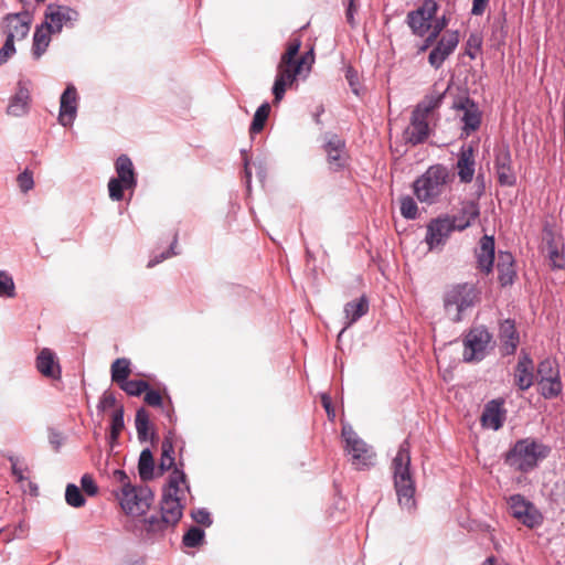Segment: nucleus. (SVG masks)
<instances>
[{
    "label": "nucleus",
    "mask_w": 565,
    "mask_h": 565,
    "mask_svg": "<svg viewBox=\"0 0 565 565\" xmlns=\"http://www.w3.org/2000/svg\"><path fill=\"white\" fill-rule=\"evenodd\" d=\"M192 519L204 526H210L212 524L211 514L205 509H199L192 513Z\"/></svg>",
    "instance_id": "58"
},
{
    "label": "nucleus",
    "mask_w": 565,
    "mask_h": 565,
    "mask_svg": "<svg viewBox=\"0 0 565 565\" xmlns=\"http://www.w3.org/2000/svg\"><path fill=\"white\" fill-rule=\"evenodd\" d=\"M15 53L14 43H11V40H6L3 46L0 49V66Z\"/></svg>",
    "instance_id": "56"
},
{
    "label": "nucleus",
    "mask_w": 565,
    "mask_h": 565,
    "mask_svg": "<svg viewBox=\"0 0 565 565\" xmlns=\"http://www.w3.org/2000/svg\"><path fill=\"white\" fill-rule=\"evenodd\" d=\"M145 530L150 540H158L164 536L166 532L173 530L172 525L167 519L161 516L151 515L143 520Z\"/></svg>",
    "instance_id": "33"
},
{
    "label": "nucleus",
    "mask_w": 565,
    "mask_h": 565,
    "mask_svg": "<svg viewBox=\"0 0 565 565\" xmlns=\"http://www.w3.org/2000/svg\"><path fill=\"white\" fill-rule=\"evenodd\" d=\"M124 409L122 407L117 408L111 417V426H110V439L115 441L118 439L121 430L124 429Z\"/></svg>",
    "instance_id": "47"
},
{
    "label": "nucleus",
    "mask_w": 565,
    "mask_h": 565,
    "mask_svg": "<svg viewBox=\"0 0 565 565\" xmlns=\"http://www.w3.org/2000/svg\"><path fill=\"white\" fill-rule=\"evenodd\" d=\"M460 41L458 31H447L436 43L428 55V63L435 70L441 67L444 62L455 52Z\"/></svg>",
    "instance_id": "13"
},
{
    "label": "nucleus",
    "mask_w": 565,
    "mask_h": 565,
    "mask_svg": "<svg viewBox=\"0 0 565 565\" xmlns=\"http://www.w3.org/2000/svg\"><path fill=\"white\" fill-rule=\"evenodd\" d=\"M119 387L130 396H140L149 388V384L143 380H126Z\"/></svg>",
    "instance_id": "42"
},
{
    "label": "nucleus",
    "mask_w": 565,
    "mask_h": 565,
    "mask_svg": "<svg viewBox=\"0 0 565 565\" xmlns=\"http://www.w3.org/2000/svg\"><path fill=\"white\" fill-rule=\"evenodd\" d=\"M498 268V280L502 287H507L513 284L515 277V270L513 268V258L510 253H501L499 256Z\"/></svg>",
    "instance_id": "34"
},
{
    "label": "nucleus",
    "mask_w": 565,
    "mask_h": 565,
    "mask_svg": "<svg viewBox=\"0 0 565 565\" xmlns=\"http://www.w3.org/2000/svg\"><path fill=\"white\" fill-rule=\"evenodd\" d=\"M456 170L461 183H470L473 180L476 159L472 146H462L460 148Z\"/></svg>",
    "instance_id": "20"
},
{
    "label": "nucleus",
    "mask_w": 565,
    "mask_h": 565,
    "mask_svg": "<svg viewBox=\"0 0 565 565\" xmlns=\"http://www.w3.org/2000/svg\"><path fill=\"white\" fill-rule=\"evenodd\" d=\"M204 531L198 526H192L183 535L182 543L186 547H198L204 541Z\"/></svg>",
    "instance_id": "44"
},
{
    "label": "nucleus",
    "mask_w": 565,
    "mask_h": 565,
    "mask_svg": "<svg viewBox=\"0 0 565 565\" xmlns=\"http://www.w3.org/2000/svg\"><path fill=\"white\" fill-rule=\"evenodd\" d=\"M491 342L492 334L484 326L470 329L463 338V361L467 363L482 361Z\"/></svg>",
    "instance_id": "8"
},
{
    "label": "nucleus",
    "mask_w": 565,
    "mask_h": 565,
    "mask_svg": "<svg viewBox=\"0 0 565 565\" xmlns=\"http://www.w3.org/2000/svg\"><path fill=\"white\" fill-rule=\"evenodd\" d=\"M18 183L22 192H28L34 185L32 173L24 171L19 174Z\"/></svg>",
    "instance_id": "54"
},
{
    "label": "nucleus",
    "mask_w": 565,
    "mask_h": 565,
    "mask_svg": "<svg viewBox=\"0 0 565 565\" xmlns=\"http://www.w3.org/2000/svg\"><path fill=\"white\" fill-rule=\"evenodd\" d=\"M479 205L473 201H466L462 203L460 212L450 216V223L457 231H463L469 227L475 220L479 216Z\"/></svg>",
    "instance_id": "27"
},
{
    "label": "nucleus",
    "mask_w": 565,
    "mask_h": 565,
    "mask_svg": "<svg viewBox=\"0 0 565 565\" xmlns=\"http://www.w3.org/2000/svg\"><path fill=\"white\" fill-rule=\"evenodd\" d=\"M117 498L126 514L138 516L149 510L153 501V493L147 486H132L127 490L117 492Z\"/></svg>",
    "instance_id": "6"
},
{
    "label": "nucleus",
    "mask_w": 565,
    "mask_h": 565,
    "mask_svg": "<svg viewBox=\"0 0 565 565\" xmlns=\"http://www.w3.org/2000/svg\"><path fill=\"white\" fill-rule=\"evenodd\" d=\"M445 94L433 92L426 95L414 108L413 115L428 122L434 118L435 111L441 106Z\"/></svg>",
    "instance_id": "25"
},
{
    "label": "nucleus",
    "mask_w": 565,
    "mask_h": 565,
    "mask_svg": "<svg viewBox=\"0 0 565 565\" xmlns=\"http://www.w3.org/2000/svg\"><path fill=\"white\" fill-rule=\"evenodd\" d=\"M115 168L117 172L116 179L121 180L127 190L134 189L137 184V180L130 158L126 154L119 156L116 160Z\"/></svg>",
    "instance_id": "31"
},
{
    "label": "nucleus",
    "mask_w": 565,
    "mask_h": 565,
    "mask_svg": "<svg viewBox=\"0 0 565 565\" xmlns=\"http://www.w3.org/2000/svg\"><path fill=\"white\" fill-rule=\"evenodd\" d=\"M136 430L140 441H147L150 438V419L146 409L140 408L136 413Z\"/></svg>",
    "instance_id": "39"
},
{
    "label": "nucleus",
    "mask_w": 565,
    "mask_h": 565,
    "mask_svg": "<svg viewBox=\"0 0 565 565\" xmlns=\"http://www.w3.org/2000/svg\"><path fill=\"white\" fill-rule=\"evenodd\" d=\"M439 4L436 0H424L423 3L416 9L412 10L406 15V22L416 36H425L430 28L431 22L436 18Z\"/></svg>",
    "instance_id": "9"
},
{
    "label": "nucleus",
    "mask_w": 565,
    "mask_h": 565,
    "mask_svg": "<svg viewBox=\"0 0 565 565\" xmlns=\"http://www.w3.org/2000/svg\"><path fill=\"white\" fill-rule=\"evenodd\" d=\"M173 455L174 447L172 440L170 438H164L161 444V458L159 462L160 473H163L174 467L175 462Z\"/></svg>",
    "instance_id": "37"
},
{
    "label": "nucleus",
    "mask_w": 565,
    "mask_h": 565,
    "mask_svg": "<svg viewBox=\"0 0 565 565\" xmlns=\"http://www.w3.org/2000/svg\"><path fill=\"white\" fill-rule=\"evenodd\" d=\"M131 373L130 361L126 358H119L111 364V381L120 385L128 380Z\"/></svg>",
    "instance_id": "38"
},
{
    "label": "nucleus",
    "mask_w": 565,
    "mask_h": 565,
    "mask_svg": "<svg viewBox=\"0 0 565 565\" xmlns=\"http://www.w3.org/2000/svg\"><path fill=\"white\" fill-rule=\"evenodd\" d=\"M449 23V19L444 14L440 18H435L431 22V28L429 30L433 33V36H439V34L447 28Z\"/></svg>",
    "instance_id": "53"
},
{
    "label": "nucleus",
    "mask_w": 565,
    "mask_h": 565,
    "mask_svg": "<svg viewBox=\"0 0 565 565\" xmlns=\"http://www.w3.org/2000/svg\"><path fill=\"white\" fill-rule=\"evenodd\" d=\"M15 286L12 277L3 270H0V297L12 298L15 295Z\"/></svg>",
    "instance_id": "48"
},
{
    "label": "nucleus",
    "mask_w": 565,
    "mask_h": 565,
    "mask_svg": "<svg viewBox=\"0 0 565 565\" xmlns=\"http://www.w3.org/2000/svg\"><path fill=\"white\" fill-rule=\"evenodd\" d=\"M369 300L365 296H361L358 299L349 301L344 306V316H345V326L341 330L340 334L344 332V330L355 323L360 318L365 316L369 311Z\"/></svg>",
    "instance_id": "30"
},
{
    "label": "nucleus",
    "mask_w": 565,
    "mask_h": 565,
    "mask_svg": "<svg viewBox=\"0 0 565 565\" xmlns=\"http://www.w3.org/2000/svg\"><path fill=\"white\" fill-rule=\"evenodd\" d=\"M78 18L79 13L73 8L50 3L46 6L43 22L53 33L57 34L62 32L64 26L73 28Z\"/></svg>",
    "instance_id": "10"
},
{
    "label": "nucleus",
    "mask_w": 565,
    "mask_h": 565,
    "mask_svg": "<svg viewBox=\"0 0 565 565\" xmlns=\"http://www.w3.org/2000/svg\"><path fill=\"white\" fill-rule=\"evenodd\" d=\"M456 108L462 111V131L466 136H469L471 132L480 128L482 115L478 105L473 100L465 98L456 105Z\"/></svg>",
    "instance_id": "18"
},
{
    "label": "nucleus",
    "mask_w": 565,
    "mask_h": 565,
    "mask_svg": "<svg viewBox=\"0 0 565 565\" xmlns=\"http://www.w3.org/2000/svg\"><path fill=\"white\" fill-rule=\"evenodd\" d=\"M269 111L270 105L268 103H264L257 108L249 128L252 135L258 134L264 129Z\"/></svg>",
    "instance_id": "40"
},
{
    "label": "nucleus",
    "mask_w": 565,
    "mask_h": 565,
    "mask_svg": "<svg viewBox=\"0 0 565 565\" xmlns=\"http://www.w3.org/2000/svg\"><path fill=\"white\" fill-rule=\"evenodd\" d=\"M36 369L45 377L58 379L61 376V367L56 361V356L51 349L44 348L36 356Z\"/></svg>",
    "instance_id": "28"
},
{
    "label": "nucleus",
    "mask_w": 565,
    "mask_h": 565,
    "mask_svg": "<svg viewBox=\"0 0 565 565\" xmlns=\"http://www.w3.org/2000/svg\"><path fill=\"white\" fill-rule=\"evenodd\" d=\"M505 419L507 409L504 408V399H491L484 405L480 418L482 427L499 430L503 426Z\"/></svg>",
    "instance_id": "15"
},
{
    "label": "nucleus",
    "mask_w": 565,
    "mask_h": 565,
    "mask_svg": "<svg viewBox=\"0 0 565 565\" xmlns=\"http://www.w3.org/2000/svg\"><path fill=\"white\" fill-rule=\"evenodd\" d=\"M399 210L403 217L415 220L418 215V206L415 200L409 195L399 199Z\"/></svg>",
    "instance_id": "43"
},
{
    "label": "nucleus",
    "mask_w": 565,
    "mask_h": 565,
    "mask_svg": "<svg viewBox=\"0 0 565 565\" xmlns=\"http://www.w3.org/2000/svg\"><path fill=\"white\" fill-rule=\"evenodd\" d=\"M477 267L486 275L490 274L494 263V238L484 235L480 238L478 247L475 250Z\"/></svg>",
    "instance_id": "21"
},
{
    "label": "nucleus",
    "mask_w": 565,
    "mask_h": 565,
    "mask_svg": "<svg viewBox=\"0 0 565 565\" xmlns=\"http://www.w3.org/2000/svg\"><path fill=\"white\" fill-rule=\"evenodd\" d=\"M65 500L73 508H81L85 504V498L79 488L73 483L67 484L65 490Z\"/></svg>",
    "instance_id": "45"
},
{
    "label": "nucleus",
    "mask_w": 565,
    "mask_h": 565,
    "mask_svg": "<svg viewBox=\"0 0 565 565\" xmlns=\"http://www.w3.org/2000/svg\"><path fill=\"white\" fill-rule=\"evenodd\" d=\"M315 63L313 49L302 54L297 62L280 60L277 66V75L273 86L274 102L278 103L284 98L287 87L291 86L298 76H305L311 71Z\"/></svg>",
    "instance_id": "4"
},
{
    "label": "nucleus",
    "mask_w": 565,
    "mask_h": 565,
    "mask_svg": "<svg viewBox=\"0 0 565 565\" xmlns=\"http://www.w3.org/2000/svg\"><path fill=\"white\" fill-rule=\"evenodd\" d=\"M342 437L345 441L344 449L351 456V463L355 469L362 470L373 466L375 454L351 427L342 428Z\"/></svg>",
    "instance_id": "7"
},
{
    "label": "nucleus",
    "mask_w": 565,
    "mask_h": 565,
    "mask_svg": "<svg viewBox=\"0 0 565 565\" xmlns=\"http://www.w3.org/2000/svg\"><path fill=\"white\" fill-rule=\"evenodd\" d=\"M490 0H472L471 14L482 15L489 4Z\"/></svg>",
    "instance_id": "61"
},
{
    "label": "nucleus",
    "mask_w": 565,
    "mask_h": 565,
    "mask_svg": "<svg viewBox=\"0 0 565 565\" xmlns=\"http://www.w3.org/2000/svg\"><path fill=\"white\" fill-rule=\"evenodd\" d=\"M154 461L150 449H143L139 457L138 471L141 480L149 481L153 478Z\"/></svg>",
    "instance_id": "35"
},
{
    "label": "nucleus",
    "mask_w": 565,
    "mask_h": 565,
    "mask_svg": "<svg viewBox=\"0 0 565 565\" xmlns=\"http://www.w3.org/2000/svg\"><path fill=\"white\" fill-rule=\"evenodd\" d=\"M449 172L443 164L429 167L413 183V191L418 201L428 205L435 204L447 189Z\"/></svg>",
    "instance_id": "3"
},
{
    "label": "nucleus",
    "mask_w": 565,
    "mask_h": 565,
    "mask_svg": "<svg viewBox=\"0 0 565 565\" xmlns=\"http://www.w3.org/2000/svg\"><path fill=\"white\" fill-rule=\"evenodd\" d=\"M11 466H12V473L19 479L22 480L24 478L23 470L18 467L17 460L13 458H10Z\"/></svg>",
    "instance_id": "64"
},
{
    "label": "nucleus",
    "mask_w": 565,
    "mask_h": 565,
    "mask_svg": "<svg viewBox=\"0 0 565 565\" xmlns=\"http://www.w3.org/2000/svg\"><path fill=\"white\" fill-rule=\"evenodd\" d=\"M411 446L405 439L393 459L394 486L401 507L411 510L415 507V482L411 473Z\"/></svg>",
    "instance_id": "1"
},
{
    "label": "nucleus",
    "mask_w": 565,
    "mask_h": 565,
    "mask_svg": "<svg viewBox=\"0 0 565 565\" xmlns=\"http://www.w3.org/2000/svg\"><path fill=\"white\" fill-rule=\"evenodd\" d=\"M52 34H54L53 31L45 26L44 22L35 28L32 44V55L35 60H39L45 53L51 43Z\"/></svg>",
    "instance_id": "32"
},
{
    "label": "nucleus",
    "mask_w": 565,
    "mask_h": 565,
    "mask_svg": "<svg viewBox=\"0 0 565 565\" xmlns=\"http://www.w3.org/2000/svg\"><path fill=\"white\" fill-rule=\"evenodd\" d=\"M301 46V41L298 38L291 39L288 42L286 52L281 55L280 60L287 61V62H297L298 58L297 55L299 53Z\"/></svg>",
    "instance_id": "49"
},
{
    "label": "nucleus",
    "mask_w": 565,
    "mask_h": 565,
    "mask_svg": "<svg viewBox=\"0 0 565 565\" xmlns=\"http://www.w3.org/2000/svg\"><path fill=\"white\" fill-rule=\"evenodd\" d=\"M551 448L540 440L527 437L518 440L507 452L504 461L521 472H530L548 457Z\"/></svg>",
    "instance_id": "2"
},
{
    "label": "nucleus",
    "mask_w": 565,
    "mask_h": 565,
    "mask_svg": "<svg viewBox=\"0 0 565 565\" xmlns=\"http://www.w3.org/2000/svg\"><path fill=\"white\" fill-rule=\"evenodd\" d=\"M160 510L161 515L175 526L183 515V505L179 494L163 493Z\"/></svg>",
    "instance_id": "26"
},
{
    "label": "nucleus",
    "mask_w": 565,
    "mask_h": 565,
    "mask_svg": "<svg viewBox=\"0 0 565 565\" xmlns=\"http://www.w3.org/2000/svg\"><path fill=\"white\" fill-rule=\"evenodd\" d=\"M7 22V39L14 43V40H23L28 36L32 23V15L28 11L20 13L8 14Z\"/></svg>",
    "instance_id": "17"
},
{
    "label": "nucleus",
    "mask_w": 565,
    "mask_h": 565,
    "mask_svg": "<svg viewBox=\"0 0 565 565\" xmlns=\"http://www.w3.org/2000/svg\"><path fill=\"white\" fill-rule=\"evenodd\" d=\"M537 375L540 376V380H544V377L552 379L559 376L556 362L548 358L541 361L537 366Z\"/></svg>",
    "instance_id": "46"
},
{
    "label": "nucleus",
    "mask_w": 565,
    "mask_h": 565,
    "mask_svg": "<svg viewBox=\"0 0 565 565\" xmlns=\"http://www.w3.org/2000/svg\"><path fill=\"white\" fill-rule=\"evenodd\" d=\"M329 168L332 171H340L348 166L349 156L345 149V141L338 135H329L326 137L323 145Z\"/></svg>",
    "instance_id": "14"
},
{
    "label": "nucleus",
    "mask_w": 565,
    "mask_h": 565,
    "mask_svg": "<svg viewBox=\"0 0 565 565\" xmlns=\"http://www.w3.org/2000/svg\"><path fill=\"white\" fill-rule=\"evenodd\" d=\"M548 259L553 268L562 269L565 267L564 254L552 243L548 244Z\"/></svg>",
    "instance_id": "50"
},
{
    "label": "nucleus",
    "mask_w": 565,
    "mask_h": 565,
    "mask_svg": "<svg viewBox=\"0 0 565 565\" xmlns=\"http://www.w3.org/2000/svg\"><path fill=\"white\" fill-rule=\"evenodd\" d=\"M478 299V291L473 285L458 284L445 292L444 308L446 315L452 322H460L462 313L475 306Z\"/></svg>",
    "instance_id": "5"
},
{
    "label": "nucleus",
    "mask_w": 565,
    "mask_h": 565,
    "mask_svg": "<svg viewBox=\"0 0 565 565\" xmlns=\"http://www.w3.org/2000/svg\"><path fill=\"white\" fill-rule=\"evenodd\" d=\"M508 504L513 518L527 527H535L542 523V514L521 494H513L508 499Z\"/></svg>",
    "instance_id": "11"
},
{
    "label": "nucleus",
    "mask_w": 565,
    "mask_h": 565,
    "mask_svg": "<svg viewBox=\"0 0 565 565\" xmlns=\"http://www.w3.org/2000/svg\"><path fill=\"white\" fill-rule=\"evenodd\" d=\"M540 393L544 398L551 399L557 397L563 390L559 376L539 380Z\"/></svg>",
    "instance_id": "36"
},
{
    "label": "nucleus",
    "mask_w": 565,
    "mask_h": 565,
    "mask_svg": "<svg viewBox=\"0 0 565 565\" xmlns=\"http://www.w3.org/2000/svg\"><path fill=\"white\" fill-rule=\"evenodd\" d=\"M125 189L126 186L124 185V182L119 179L111 178L108 182L109 198L113 201L122 200Z\"/></svg>",
    "instance_id": "51"
},
{
    "label": "nucleus",
    "mask_w": 565,
    "mask_h": 565,
    "mask_svg": "<svg viewBox=\"0 0 565 565\" xmlns=\"http://www.w3.org/2000/svg\"><path fill=\"white\" fill-rule=\"evenodd\" d=\"M185 483V475L178 467L174 468L172 473L170 475L169 482L167 488H164L163 493L170 494H179L181 492V484Z\"/></svg>",
    "instance_id": "41"
},
{
    "label": "nucleus",
    "mask_w": 565,
    "mask_h": 565,
    "mask_svg": "<svg viewBox=\"0 0 565 565\" xmlns=\"http://www.w3.org/2000/svg\"><path fill=\"white\" fill-rule=\"evenodd\" d=\"M113 478L116 482H118L120 484V490H127L130 487H132V484L130 482V478L124 470H120V469L115 470L113 473Z\"/></svg>",
    "instance_id": "59"
},
{
    "label": "nucleus",
    "mask_w": 565,
    "mask_h": 565,
    "mask_svg": "<svg viewBox=\"0 0 565 565\" xmlns=\"http://www.w3.org/2000/svg\"><path fill=\"white\" fill-rule=\"evenodd\" d=\"M429 135V124L412 114L409 126L404 131L406 142L416 146L423 143Z\"/></svg>",
    "instance_id": "29"
},
{
    "label": "nucleus",
    "mask_w": 565,
    "mask_h": 565,
    "mask_svg": "<svg viewBox=\"0 0 565 565\" xmlns=\"http://www.w3.org/2000/svg\"><path fill=\"white\" fill-rule=\"evenodd\" d=\"M455 231L450 223V216L433 218L427 224L425 242L430 250L444 246L450 234Z\"/></svg>",
    "instance_id": "12"
},
{
    "label": "nucleus",
    "mask_w": 565,
    "mask_h": 565,
    "mask_svg": "<svg viewBox=\"0 0 565 565\" xmlns=\"http://www.w3.org/2000/svg\"><path fill=\"white\" fill-rule=\"evenodd\" d=\"M498 338L500 340V351L502 355H513L520 343V334L515 322L512 319H505L499 324Z\"/></svg>",
    "instance_id": "16"
},
{
    "label": "nucleus",
    "mask_w": 565,
    "mask_h": 565,
    "mask_svg": "<svg viewBox=\"0 0 565 565\" xmlns=\"http://www.w3.org/2000/svg\"><path fill=\"white\" fill-rule=\"evenodd\" d=\"M77 111V92L73 85H68L63 92L60 100L58 121L62 126H71Z\"/></svg>",
    "instance_id": "19"
},
{
    "label": "nucleus",
    "mask_w": 565,
    "mask_h": 565,
    "mask_svg": "<svg viewBox=\"0 0 565 565\" xmlns=\"http://www.w3.org/2000/svg\"><path fill=\"white\" fill-rule=\"evenodd\" d=\"M177 242H178V237H177V234L174 235L173 237V242L171 243V246L170 248L162 253L159 257L156 256L153 258H151L149 262H148V267L151 268L153 266H156L157 264L161 263L162 260L173 256V255H177V253L174 252V247L177 245Z\"/></svg>",
    "instance_id": "52"
},
{
    "label": "nucleus",
    "mask_w": 565,
    "mask_h": 565,
    "mask_svg": "<svg viewBox=\"0 0 565 565\" xmlns=\"http://www.w3.org/2000/svg\"><path fill=\"white\" fill-rule=\"evenodd\" d=\"M426 39L424 40L423 44L418 49V53L425 52L428 47H430L435 42L437 43V36H433V33L428 32L426 34Z\"/></svg>",
    "instance_id": "63"
},
{
    "label": "nucleus",
    "mask_w": 565,
    "mask_h": 565,
    "mask_svg": "<svg viewBox=\"0 0 565 565\" xmlns=\"http://www.w3.org/2000/svg\"><path fill=\"white\" fill-rule=\"evenodd\" d=\"M30 81L20 79L15 94L10 99L8 114L12 116H23L29 110L30 103Z\"/></svg>",
    "instance_id": "24"
},
{
    "label": "nucleus",
    "mask_w": 565,
    "mask_h": 565,
    "mask_svg": "<svg viewBox=\"0 0 565 565\" xmlns=\"http://www.w3.org/2000/svg\"><path fill=\"white\" fill-rule=\"evenodd\" d=\"M145 402L149 405V406H152V407H161L162 406V396L160 395L159 392L154 391V390H147L145 392Z\"/></svg>",
    "instance_id": "55"
},
{
    "label": "nucleus",
    "mask_w": 565,
    "mask_h": 565,
    "mask_svg": "<svg viewBox=\"0 0 565 565\" xmlns=\"http://www.w3.org/2000/svg\"><path fill=\"white\" fill-rule=\"evenodd\" d=\"M116 404V397L113 393L105 392L99 401L98 408L105 411L114 407Z\"/></svg>",
    "instance_id": "60"
},
{
    "label": "nucleus",
    "mask_w": 565,
    "mask_h": 565,
    "mask_svg": "<svg viewBox=\"0 0 565 565\" xmlns=\"http://www.w3.org/2000/svg\"><path fill=\"white\" fill-rule=\"evenodd\" d=\"M533 360L525 351H521L514 372V383L521 391H526L533 385Z\"/></svg>",
    "instance_id": "22"
},
{
    "label": "nucleus",
    "mask_w": 565,
    "mask_h": 565,
    "mask_svg": "<svg viewBox=\"0 0 565 565\" xmlns=\"http://www.w3.org/2000/svg\"><path fill=\"white\" fill-rule=\"evenodd\" d=\"M81 486L88 495H95L98 491V487L89 475H84L82 477Z\"/></svg>",
    "instance_id": "57"
},
{
    "label": "nucleus",
    "mask_w": 565,
    "mask_h": 565,
    "mask_svg": "<svg viewBox=\"0 0 565 565\" xmlns=\"http://www.w3.org/2000/svg\"><path fill=\"white\" fill-rule=\"evenodd\" d=\"M511 153L508 148L500 149L495 154V170L501 185L512 186L516 182L515 173L511 167Z\"/></svg>",
    "instance_id": "23"
},
{
    "label": "nucleus",
    "mask_w": 565,
    "mask_h": 565,
    "mask_svg": "<svg viewBox=\"0 0 565 565\" xmlns=\"http://www.w3.org/2000/svg\"><path fill=\"white\" fill-rule=\"evenodd\" d=\"M347 79L352 88V92L355 94V95H359V89H358V76L356 74L354 73V71L352 68H349L347 71Z\"/></svg>",
    "instance_id": "62"
}]
</instances>
